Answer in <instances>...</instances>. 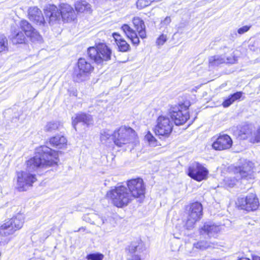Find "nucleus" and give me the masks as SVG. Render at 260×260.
Listing matches in <instances>:
<instances>
[{"instance_id": "58836bf2", "label": "nucleus", "mask_w": 260, "mask_h": 260, "mask_svg": "<svg viewBox=\"0 0 260 260\" xmlns=\"http://www.w3.org/2000/svg\"><path fill=\"white\" fill-rule=\"evenodd\" d=\"M198 220H199L197 219H193L192 218H191L190 217H189V216H188L187 221L185 224V226L186 227V229L190 230L192 228H193L195 223Z\"/></svg>"}, {"instance_id": "79ce46f5", "label": "nucleus", "mask_w": 260, "mask_h": 260, "mask_svg": "<svg viewBox=\"0 0 260 260\" xmlns=\"http://www.w3.org/2000/svg\"><path fill=\"white\" fill-rule=\"evenodd\" d=\"M138 246L139 245L138 243L133 242L126 248V250L131 253H134L137 251Z\"/></svg>"}, {"instance_id": "423d86ee", "label": "nucleus", "mask_w": 260, "mask_h": 260, "mask_svg": "<svg viewBox=\"0 0 260 260\" xmlns=\"http://www.w3.org/2000/svg\"><path fill=\"white\" fill-rule=\"evenodd\" d=\"M253 164L251 162L244 164L242 166L236 167L234 172V177H227L224 179L225 185L230 187H233L236 182L243 178H245L250 175Z\"/></svg>"}, {"instance_id": "72a5a7b5", "label": "nucleus", "mask_w": 260, "mask_h": 260, "mask_svg": "<svg viewBox=\"0 0 260 260\" xmlns=\"http://www.w3.org/2000/svg\"><path fill=\"white\" fill-rule=\"evenodd\" d=\"M117 45L120 51L127 52L130 50L129 45L124 39L119 41Z\"/></svg>"}, {"instance_id": "c03bdc74", "label": "nucleus", "mask_w": 260, "mask_h": 260, "mask_svg": "<svg viewBox=\"0 0 260 260\" xmlns=\"http://www.w3.org/2000/svg\"><path fill=\"white\" fill-rule=\"evenodd\" d=\"M251 27V26L250 25H245V26H243L240 28H239L238 30H237V32L239 34V35H242V34H244V33H245L246 32L248 31L250 28Z\"/></svg>"}, {"instance_id": "37998d69", "label": "nucleus", "mask_w": 260, "mask_h": 260, "mask_svg": "<svg viewBox=\"0 0 260 260\" xmlns=\"http://www.w3.org/2000/svg\"><path fill=\"white\" fill-rule=\"evenodd\" d=\"M167 40V37L166 35L162 34L156 40V44L158 45H162Z\"/></svg>"}, {"instance_id": "c9c22d12", "label": "nucleus", "mask_w": 260, "mask_h": 260, "mask_svg": "<svg viewBox=\"0 0 260 260\" xmlns=\"http://www.w3.org/2000/svg\"><path fill=\"white\" fill-rule=\"evenodd\" d=\"M104 255L99 252L91 253L86 256L87 260H103Z\"/></svg>"}, {"instance_id": "f03ea898", "label": "nucleus", "mask_w": 260, "mask_h": 260, "mask_svg": "<svg viewBox=\"0 0 260 260\" xmlns=\"http://www.w3.org/2000/svg\"><path fill=\"white\" fill-rule=\"evenodd\" d=\"M106 197L111 200L114 206L119 208L126 206L134 200L127 188L122 185L108 191Z\"/></svg>"}, {"instance_id": "de8ad7c7", "label": "nucleus", "mask_w": 260, "mask_h": 260, "mask_svg": "<svg viewBox=\"0 0 260 260\" xmlns=\"http://www.w3.org/2000/svg\"><path fill=\"white\" fill-rule=\"evenodd\" d=\"M239 260H250L249 258H241L239 259ZM252 260H260V257L257 255H254L252 256Z\"/></svg>"}, {"instance_id": "ea45409f", "label": "nucleus", "mask_w": 260, "mask_h": 260, "mask_svg": "<svg viewBox=\"0 0 260 260\" xmlns=\"http://www.w3.org/2000/svg\"><path fill=\"white\" fill-rule=\"evenodd\" d=\"M152 3V0H138L137 6L140 9H143L149 6Z\"/></svg>"}, {"instance_id": "5701e85b", "label": "nucleus", "mask_w": 260, "mask_h": 260, "mask_svg": "<svg viewBox=\"0 0 260 260\" xmlns=\"http://www.w3.org/2000/svg\"><path fill=\"white\" fill-rule=\"evenodd\" d=\"M133 23L140 37L142 39L145 38L146 37V33L144 21L139 17H135L133 20Z\"/></svg>"}, {"instance_id": "7ed1b4c3", "label": "nucleus", "mask_w": 260, "mask_h": 260, "mask_svg": "<svg viewBox=\"0 0 260 260\" xmlns=\"http://www.w3.org/2000/svg\"><path fill=\"white\" fill-rule=\"evenodd\" d=\"M111 50L104 43L99 44L96 47H90L88 49L90 58L98 65L102 66L105 62L110 60Z\"/></svg>"}, {"instance_id": "6e6552de", "label": "nucleus", "mask_w": 260, "mask_h": 260, "mask_svg": "<svg viewBox=\"0 0 260 260\" xmlns=\"http://www.w3.org/2000/svg\"><path fill=\"white\" fill-rule=\"evenodd\" d=\"M169 115L177 125L183 124L189 117L188 107L183 104L172 107L169 110Z\"/></svg>"}, {"instance_id": "9d476101", "label": "nucleus", "mask_w": 260, "mask_h": 260, "mask_svg": "<svg viewBox=\"0 0 260 260\" xmlns=\"http://www.w3.org/2000/svg\"><path fill=\"white\" fill-rule=\"evenodd\" d=\"M173 123L166 116H159L157 119V124L154 128L156 135L168 137L173 129Z\"/></svg>"}, {"instance_id": "c85d7f7f", "label": "nucleus", "mask_w": 260, "mask_h": 260, "mask_svg": "<svg viewBox=\"0 0 260 260\" xmlns=\"http://www.w3.org/2000/svg\"><path fill=\"white\" fill-rule=\"evenodd\" d=\"M75 9L77 12L80 13L91 12L90 5L84 1L77 2L75 4Z\"/></svg>"}, {"instance_id": "bb28decb", "label": "nucleus", "mask_w": 260, "mask_h": 260, "mask_svg": "<svg viewBox=\"0 0 260 260\" xmlns=\"http://www.w3.org/2000/svg\"><path fill=\"white\" fill-rule=\"evenodd\" d=\"M242 95L243 92L242 91H238L233 94H231L226 99L224 100L222 105L224 108L229 107L235 101L239 100L242 97Z\"/></svg>"}, {"instance_id": "a211bd4d", "label": "nucleus", "mask_w": 260, "mask_h": 260, "mask_svg": "<svg viewBox=\"0 0 260 260\" xmlns=\"http://www.w3.org/2000/svg\"><path fill=\"white\" fill-rule=\"evenodd\" d=\"M219 231L220 227L210 222L205 223L200 229L201 235L207 236L208 238L214 237Z\"/></svg>"}, {"instance_id": "a878e982", "label": "nucleus", "mask_w": 260, "mask_h": 260, "mask_svg": "<svg viewBox=\"0 0 260 260\" xmlns=\"http://www.w3.org/2000/svg\"><path fill=\"white\" fill-rule=\"evenodd\" d=\"M50 144L58 149H62L66 147L67 140L64 136H56L50 139Z\"/></svg>"}, {"instance_id": "cd10ccee", "label": "nucleus", "mask_w": 260, "mask_h": 260, "mask_svg": "<svg viewBox=\"0 0 260 260\" xmlns=\"http://www.w3.org/2000/svg\"><path fill=\"white\" fill-rule=\"evenodd\" d=\"M11 39L14 44H17L24 43L26 38L23 32L17 31L12 34Z\"/></svg>"}, {"instance_id": "e433bc0d", "label": "nucleus", "mask_w": 260, "mask_h": 260, "mask_svg": "<svg viewBox=\"0 0 260 260\" xmlns=\"http://www.w3.org/2000/svg\"><path fill=\"white\" fill-rule=\"evenodd\" d=\"M145 140L147 141L150 146H155L156 145V140L150 132H148L145 135Z\"/></svg>"}, {"instance_id": "20e7f679", "label": "nucleus", "mask_w": 260, "mask_h": 260, "mask_svg": "<svg viewBox=\"0 0 260 260\" xmlns=\"http://www.w3.org/2000/svg\"><path fill=\"white\" fill-rule=\"evenodd\" d=\"M93 69V67L85 58H79L77 63V68L75 69L74 72V80L77 82L86 81L89 78Z\"/></svg>"}, {"instance_id": "f3484780", "label": "nucleus", "mask_w": 260, "mask_h": 260, "mask_svg": "<svg viewBox=\"0 0 260 260\" xmlns=\"http://www.w3.org/2000/svg\"><path fill=\"white\" fill-rule=\"evenodd\" d=\"M28 16L29 20L37 25L43 26L45 23V20L42 11L36 7L29 8Z\"/></svg>"}, {"instance_id": "4be33fe9", "label": "nucleus", "mask_w": 260, "mask_h": 260, "mask_svg": "<svg viewBox=\"0 0 260 260\" xmlns=\"http://www.w3.org/2000/svg\"><path fill=\"white\" fill-rule=\"evenodd\" d=\"M203 213V207L202 204L198 202L191 204L188 210V216L193 219L199 220Z\"/></svg>"}, {"instance_id": "dca6fc26", "label": "nucleus", "mask_w": 260, "mask_h": 260, "mask_svg": "<svg viewBox=\"0 0 260 260\" xmlns=\"http://www.w3.org/2000/svg\"><path fill=\"white\" fill-rule=\"evenodd\" d=\"M237 60V57L232 55L226 57L225 55H215L209 58V63L210 66L214 67L223 63H234Z\"/></svg>"}, {"instance_id": "4468645a", "label": "nucleus", "mask_w": 260, "mask_h": 260, "mask_svg": "<svg viewBox=\"0 0 260 260\" xmlns=\"http://www.w3.org/2000/svg\"><path fill=\"white\" fill-rule=\"evenodd\" d=\"M232 144L231 138L226 134H222L218 136L212 146L215 150L221 151L230 149Z\"/></svg>"}, {"instance_id": "aec40b11", "label": "nucleus", "mask_w": 260, "mask_h": 260, "mask_svg": "<svg viewBox=\"0 0 260 260\" xmlns=\"http://www.w3.org/2000/svg\"><path fill=\"white\" fill-rule=\"evenodd\" d=\"M45 14L46 17L49 18V23L53 24L60 20V13L58 8L54 5H50L45 10Z\"/></svg>"}, {"instance_id": "4c0bfd02", "label": "nucleus", "mask_w": 260, "mask_h": 260, "mask_svg": "<svg viewBox=\"0 0 260 260\" xmlns=\"http://www.w3.org/2000/svg\"><path fill=\"white\" fill-rule=\"evenodd\" d=\"M251 142H260V128L255 129L253 128L252 136L251 138Z\"/></svg>"}, {"instance_id": "1a4fd4ad", "label": "nucleus", "mask_w": 260, "mask_h": 260, "mask_svg": "<svg viewBox=\"0 0 260 260\" xmlns=\"http://www.w3.org/2000/svg\"><path fill=\"white\" fill-rule=\"evenodd\" d=\"M17 187L20 191L27 190L37 181L36 175L26 169L25 171L17 172Z\"/></svg>"}, {"instance_id": "a19ab883", "label": "nucleus", "mask_w": 260, "mask_h": 260, "mask_svg": "<svg viewBox=\"0 0 260 260\" xmlns=\"http://www.w3.org/2000/svg\"><path fill=\"white\" fill-rule=\"evenodd\" d=\"M171 18L170 16H167L164 18V20H162L160 22V29L162 28H167V26L170 24L171 22Z\"/></svg>"}, {"instance_id": "8fccbe9b", "label": "nucleus", "mask_w": 260, "mask_h": 260, "mask_svg": "<svg viewBox=\"0 0 260 260\" xmlns=\"http://www.w3.org/2000/svg\"><path fill=\"white\" fill-rule=\"evenodd\" d=\"M85 230H86L85 228L82 226V227L80 228L78 230L75 231V232H80L81 231H85Z\"/></svg>"}, {"instance_id": "9b49d317", "label": "nucleus", "mask_w": 260, "mask_h": 260, "mask_svg": "<svg viewBox=\"0 0 260 260\" xmlns=\"http://www.w3.org/2000/svg\"><path fill=\"white\" fill-rule=\"evenodd\" d=\"M237 204L241 209L247 211H255L259 206L256 195L252 193L248 194L245 197L239 198Z\"/></svg>"}, {"instance_id": "412c9836", "label": "nucleus", "mask_w": 260, "mask_h": 260, "mask_svg": "<svg viewBox=\"0 0 260 260\" xmlns=\"http://www.w3.org/2000/svg\"><path fill=\"white\" fill-rule=\"evenodd\" d=\"M92 121L91 116L85 113L77 114L74 119L72 118V125L76 131H77L76 125L78 123L82 122L83 124L88 126L92 124Z\"/></svg>"}, {"instance_id": "a18cd8bd", "label": "nucleus", "mask_w": 260, "mask_h": 260, "mask_svg": "<svg viewBox=\"0 0 260 260\" xmlns=\"http://www.w3.org/2000/svg\"><path fill=\"white\" fill-rule=\"evenodd\" d=\"M92 214H90L89 215H85L83 216V219L84 220H85V221L86 222H88L89 223H90L91 224H92V222L93 221H94V219H93L91 216V215Z\"/></svg>"}, {"instance_id": "f257e3e1", "label": "nucleus", "mask_w": 260, "mask_h": 260, "mask_svg": "<svg viewBox=\"0 0 260 260\" xmlns=\"http://www.w3.org/2000/svg\"><path fill=\"white\" fill-rule=\"evenodd\" d=\"M58 161L57 151L47 146H41L36 149L35 155L26 161V169L33 172L39 169L56 165Z\"/></svg>"}, {"instance_id": "f8f14e48", "label": "nucleus", "mask_w": 260, "mask_h": 260, "mask_svg": "<svg viewBox=\"0 0 260 260\" xmlns=\"http://www.w3.org/2000/svg\"><path fill=\"white\" fill-rule=\"evenodd\" d=\"M127 189L133 198H142L144 197L145 186L141 178L130 180L127 182Z\"/></svg>"}, {"instance_id": "3c124183", "label": "nucleus", "mask_w": 260, "mask_h": 260, "mask_svg": "<svg viewBox=\"0 0 260 260\" xmlns=\"http://www.w3.org/2000/svg\"><path fill=\"white\" fill-rule=\"evenodd\" d=\"M233 35H235V36H237V32L236 31H234L233 32Z\"/></svg>"}, {"instance_id": "2eb2a0df", "label": "nucleus", "mask_w": 260, "mask_h": 260, "mask_svg": "<svg viewBox=\"0 0 260 260\" xmlns=\"http://www.w3.org/2000/svg\"><path fill=\"white\" fill-rule=\"evenodd\" d=\"M20 26L25 35L30 38L32 42L41 41V36L28 21L25 20H21L20 23Z\"/></svg>"}, {"instance_id": "393cba45", "label": "nucleus", "mask_w": 260, "mask_h": 260, "mask_svg": "<svg viewBox=\"0 0 260 260\" xmlns=\"http://www.w3.org/2000/svg\"><path fill=\"white\" fill-rule=\"evenodd\" d=\"M253 126L251 125H244L241 127L238 132V137L240 139L245 140L249 139L251 142V138L253 134Z\"/></svg>"}, {"instance_id": "6ab92c4d", "label": "nucleus", "mask_w": 260, "mask_h": 260, "mask_svg": "<svg viewBox=\"0 0 260 260\" xmlns=\"http://www.w3.org/2000/svg\"><path fill=\"white\" fill-rule=\"evenodd\" d=\"M60 16L64 21L70 22L74 20L76 18V14L69 5L63 4L60 6L59 10Z\"/></svg>"}, {"instance_id": "09e8293b", "label": "nucleus", "mask_w": 260, "mask_h": 260, "mask_svg": "<svg viewBox=\"0 0 260 260\" xmlns=\"http://www.w3.org/2000/svg\"><path fill=\"white\" fill-rule=\"evenodd\" d=\"M130 260H141V258L138 255H135L132 256V259Z\"/></svg>"}, {"instance_id": "f704fd0d", "label": "nucleus", "mask_w": 260, "mask_h": 260, "mask_svg": "<svg viewBox=\"0 0 260 260\" xmlns=\"http://www.w3.org/2000/svg\"><path fill=\"white\" fill-rule=\"evenodd\" d=\"M193 248L200 250H205L210 247L209 243L205 241H200L197 243H195L193 245Z\"/></svg>"}, {"instance_id": "2f4dec72", "label": "nucleus", "mask_w": 260, "mask_h": 260, "mask_svg": "<svg viewBox=\"0 0 260 260\" xmlns=\"http://www.w3.org/2000/svg\"><path fill=\"white\" fill-rule=\"evenodd\" d=\"M60 126L61 124L58 122H50L46 125L44 129L47 132H52L59 129Z\"/></svg>"}, {"instance_id": "49530a36", "label": "nucleus", "mask_w": 260, "mask_h": 260, "mask_svg": "<svg viewBox=\"0 0 260 260\" xmlns=\"http://www.w3.org/2000/svg\"><path fill=\"white\" fill-rule=\"evenodd\" d=\"M113 37H114L117 44V43H118L119 41L123 40V39L121 38V37L119 35H118L116 33L113 34Z\"/></svg>"}, {"instance_id": "0eeeda50", "label": "nucleus", "mask_w": 260, "mask_h": 260, "mask_svg": "<svg viewBox=\"0 0 260 260\" xmlns=\"http://www.w3.org/2000/svg\"><path fill=\"white\" fill-rule=\"evenodd\" d=\"M24 222V217L21 214H18L16 216L9 219L0 228V235L8 236L12 235L15 231L20 229Z\"/></svg>"}, {"instance_id": "c756f323", "label": "nucleus", "mask_w": 260, "mask_h": 260, "mask_svg": "<svg viewBox=\"0 0 260 260\" xmlns=\"http://www.w3.org/2000/svg\"><path fill=\"white\" fill-rule=\"evenodd\" d=\"M91 216L93 219H94V221L92 222V224L96 225L98 226H101L104 224L108 219V216L104 215L103 214L92 213L91 215Z\"/></svg>"}, {"instance_id": "39448f33", "label": "nucleus", "mask_w": 260, "mask_h": 260, "mask_svg": "<svg viewBox=\"0 0 260 260\" xmlns=\"http://www.w3.org/2000/svg\"><path fill=\"white\" fill-rule=\"evenodd\" d=\"M136 136V132L132 128L121 127L113 133V142L116 146L121 147L124 144L132 142Z\"/></svg>"}, {"instance_id": "b1692460", "label": "nucleus", "mask_w": 260, "mask_h": 260, "mask_svg": "<svg viewBox=\"0 0 260 260\" xmlns=\"http://www.w3.org/2000/svg\"><path fill=\"white\" fill-rule=\"evenodd\" d=\"M121 28L127 37L131 39L134 45H138L139 44V39L137 36L136 30H133L127 24H124Z\"/></svg>"}, {"instance_id": "ddd939ff", "label": "nucleus", "mask_w": 260, "mask_h": 260, "mask_svg": "<svg viewBox=\"0 0 260 260\" xmlns=\"http://www.w3.org/2000/svg\"><path fill=\"white\" fill-rule=\"evenodd\" d=\"M208 174V170L202 165L196 162L192 164L188 169V175L198 181L206 179Z\"/></svg>"}, {"instance_id": "7c9ffc66", "label": "nucleus", "mask_w": 260, "mask_h": 260, "mask_svg": "<svg viewBox=\"0 0 260 260\" xmlns=\"http://www.w3.org/2000/svg\"><path fill=\"white\" fill-rule=\"evenodd\" d=\"M112 132L110 130H104L101 133V141L102 143L108 144L113 141Z\"/></svg>"}, {"instance_id": "473e14b6", "label": "nucleus", "mask_w": 260, "mask_h": 260, "mask_svg": "<svg viewBox=\"0 0 260 260\" xmlns=\"http://www.w3.org/2000/svg\"><path fill=\"white\" fill-rule=\"evenodd\" d=\"M8 50V40L3 35L0 36V52L7 51Z\"/></svg>"}]
</instances>
